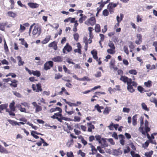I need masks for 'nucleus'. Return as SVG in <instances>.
<instances>
[{"mask_svg":"<svg viewBox=\"0 0 157 157\" xmlns=\"http://www.w3.org/2000/svg\"><path fill=\"white\" fill-rule=\"evenodd\" d=\"M137 85V83L136 82L132 81L129 83L127 84V89L130 92L132 93L135 90L133 86L136 87Z\"/></svg>","mask_w":157,"mask_h":157,"instance_id":"nucleus-1","label":"nucleus"},{"mask_svg":"<svg viewBox=\"0 0 157 157\" xmlns=\"http://www.w3.org/2000/svg\"><path fill=\"white\" fill-rule=\"evenodd\" d=\"M108 45L110 48L107 50V52L111 54H114L115 53V47L113 43L111 41H109Z\"/></svg>","mask_w":157,"mask_h":157,"instance_id":"nucleus-2","label":"nucleus"},{"mask_svg":"<svg viewBox=\"0 0 157 157\" xmlns=\"http://www.w3.org/2000/svg\"><path fill=\"white\" fill-rule=\"evenodd\" d=\"M41 27L38 25H36L34 27L32 33L34 35L39 36L41 33Z\"/></svg>","mask_w":157,"mask_h":157,"instance_id":"nucleus-3","label":"nucleus"},{"mask_svg":"<svg viewBox=\"0 0 157 157\" xmlns=\"http://www.w3.org/2000/svg\"><path fill=\"white\" fill-rule=\"evenodd\" d=\"M96 140L98 141L99 144H102L103 143V145L105 147H107L108 144L107 143L106 140L105 139L102 138L101 136L99 135H96L95 136Z\"/></svg>","mask_w":157,"mask_h":157,"instance_id":"nucleus-4","label":"nucleus"},{"mask_svg":"<svg viewBox=\"0 0 157 157\" xmlns=\"http://www.w3.org/2000/svg\"><path fill=\"white\" fill-rule=\"evenodd\" d=\"M96 22V19L94 17H90L85 22V24L87 25H94Z\"/></svg>","mask_w":157,"mask_h":157,"instance_id":"nucleus-5","label":"nucleus"},{"mask_svg":"<svg viewBox=\"0 0 157 157\" xmlns=\"http://www.w3.org/2000/svg\"><path fill=\"white\" fill-rule=\"evenodd\" d=\"M32 88L33 90L35 91L36 92H41L43 90L41 84L40 83L36 84V86L35 85L33 84L32 85Z\"/></svg>","mask_w":157,"mask_h":157,"instance_id":"nucleus-6","label":"nucleus"},{"mask_svg":"<svg viewBox=\"0 0 157 157\" xmlns=\"http://www.w3.org/2000/svg\"><path fill=\"white\" fill-rule=\"evenodd\" d=\"M54 63L53 61H49L46 62L44 64V69L46 71L49 70L53 67Z\"/></svg>","mask_w":157,"mask_h":157,"instance_id":"nucleus-7","label":"nucleus"},{"mask_svg":"<svg viewBox=\"0 0 157 157\" xmlns=\"http://www.w3.org/2000/svg\"><path fill=\"white\" fill-rule=\"evenodd\" d=\"M72 49V47L68 43H67L63 49V53H67L71 52Z\"/></svg>","mask_w":157,"mask_h":157,"instance_id":"nucleus-8","label":"nucleus"},{"mask_svg":"<svg viewBox=\"0 0 157 157\" xmlns=\"http://www.w3.org/2000/svg\"><path fill=\"white\" fill-rule=\"evenodd\" d=\"M120 80L124 83L126 82L127 84L129 83L132 81L131 78H128L127 77L123 76H121Z\"/></svg>","mask_w":157,"mask_h":157,"instance_id":"nucleus-9","label":"nucleus"},{"mask_svg":"<svg viewBox=\"0 0 157 157\" xmlns=\"http://www.w3.org/2000/svg\"><path fill=\"white\" fill-rule=\"evenodd\" d=\"M51 117L53 119H57L59 122H61L62 121V120H64L65 121H69V119H70L69 118L66 117H62L61 118H59L58 117H55V116H52Z\"/></svg>","mask_w":157,"mask_h":157,"instance_id":"nucleus-10","label":"nucleus"},{"mask_svg":"<svg viewBox=\"0 0 157 157\" xmlns=\"http://www.w3.org/2000/svg\"><path fill=\"white\" fill-rule=\"evenodd\" d=\"M138 40L135 41V43L137 44H140L142 42V36L140 34H137L136 35Z\"/></svg>","mask_w":157,"mask_h":157,"instance_id":"nucleus-11","label":"nucleus"},{"mask_svg":"<svg viewBox=\"0 0 157 157\" xmlns=\"http://www.w3.org/2000/svg\"><path fill=\"white\" fill-rule=\"evenodd\" d=\"M57 45V42L54 41L50 43L48 45V47L49 48L52 47L55 50H56L58 48Z\"/></svg>","mask_w":157,"mask_h":157,"instance_id":"nucleus-12","label":"nucleus"},{"mask_svg":"<svg viewBox=\"0 0 157 157\" xmlns=\"http://www.w3.org/2000/svg\"><path fill=\"white\" fill-rule=\"evenodd\" d=\"M33 105L36 107L35 112L37 113L42 110V107L40 106L37 104L36 102H33L32 103Z\"/></svg>","mask_w":157,"mask_h":157,"instance_id":"nucleus-13","label":"nucleus"},{"mask_svg":"<svg viewBox=\"0 0 157 157\" xmlns=\"http://www.w3.org/2000/svg\"><path fill=\"white\" fill-rule=\"evenodd\" d=\"M52 60L55 62H60L63 61V59L60 56H57L52 59Z\"/></svg>","mask_w":157,"mask_h":157,"instance_id":"nucleus-14","label":"nucleus"},{"mask_svg":"<svg viewBox=\"0 0 157 157\" xmlns=\"http://www.w3.org/2000/svg\"><path fill=\"white\" fill-rule=\"evenodd\" d=\"M87 124L88 127L87 129L88 132H91L92 131V129H94L95 128L94 125L92 124V122L87 123Z\"/></svg>","mask_w":157,"mask_h":157,"instance_id":"nucleus-15","label":"nucleus"},{"mask_svg":"<svg viewBox=\"0 0 157 157\" xmlns=\"http://www.w3.org/2000/svg\"><path fill=\"white\" fill-rule=\"evenodd\" d=\"M35 134L42 136L43 135V134L37 132L36 131H32L31 132V134L34 138L36 139H38L39 138V136L36 135Z\"/></svg>","mask_w":157,"mask_h":157,"instance_id":"nucleus-16","label":"nucleus"},{"mask_svg":"<svg viewBox=\"0 0 157 157\" xmlns=\"http://www.w3.org/2000/svg\"><path fill=\"white\" fill-rule=\"evenodd\" d=\"M11 83L10 84V85L12 87H13L14 88H16L17 86V83L18 82V81L16 79H13L11 81Z\"/></svg>","mask_w":157,"mask_h":157,"instance_id":"nucleus-17","label":"nucleus"},{"mask_svg":"<svg viewBox=\"0 0 157 157\" xmlns=\"http://www.w3.org/2000/svg\"><path fill=\"white\" fill-rule=\"evenodd\" d=\"M58 111L59 112L55 113L52 116H55V117H59V118H61L62 117H63L62 114V109L60 108V110Z\"/></svg>","mask_w":157,"mask_h":157,"instance_id":"nucleus-18","label":"nucleus"},{"mask_svg":"<svg viewBox=\"0 0 157 157\" xmlns=\"http://www.w3.org/2000/svg\"><path fill=\"white\" fill-rule=\"evenodd\" d=\"M28 6L32 8H36L39 7V5L36 3L32 2H29L28 3Z\"/></svg>","mask_w":157,"mask_h":157,"instance_id":"nucleus-19","label":"nucleus"},{"mask_svg":"<svg viewBox=\"0 0 157 157\" xmlns=\"http://www.w3.org/2000/svg\"><path fill=\"white\" fill-rule=\"evenodd\" d=\"M51 38L50 35H48L41 41V43L43 44H45L48 43L50 40Z\"/></svg>","mask_w":157,"mask_h":157,"instance_id":"nucleus-20","label":"nucleus"},{"mask_svg":"<svg viewBox=\"0 0 157 157\" xmlns=\"http://www.w3.org/2000/svg\"><path fill=\"white\" fill-rule=\"evenodd\" d=\"M15 103L14 101L11 103L9 105L10 109L13 111H15Z\"/></svg>","mask_w":157,"mask_h":157,"instance_id":"nucleus-21","label":"nucleus"},{"mask_svg":"<svg viewBox=\"0 0 157 157\" xmlns=\"http://www.w3.org/2000/svg\"><path fill=\"white\" fill-rule=\"evenodd\" d=\"M7 25L6 22H2L0 23V30L4 31L6 26Z\"/></svg>","mask_w":157,"mask_h":157,"instance_id":"nucleus-22","label":"nucleus"},{"mask_svg":"<svg viewBox=\"0 0 157 157\" xmlns=\"http://www.w3.org/2000/svg\"><path fill=\"white\" fill-rule=\"evenodd\" d=\"M75 18H71V17H69L67 19H65L64 21L65 22H68L69 21H70L71 23H74L75 21Z\"/></svg>","mask_w":157,"mask_h":157,"instance_id":"nucleus-23","label":"nucleus"},{"mask_svg":"<svg viewBox=\"0 0 157 157\" xmlns=\"http://www.w3.org/2000/svg\"><path fill=\"white\" fill-rule=\"evenodd\" d=\"M17 59L18 60V65L19 66H22L24 64V62L22 61L21 57L20 56L17 57Z\"/></svg>","mask_w":157,"mask_h":157,"instance_id":"nucleus-24","label":"nucleus"},{"mask_svg":"<svg viewBox=\"0 0 157 157\" xmlns=\"http://www.w3.org/2000/svg\"><path fill=\"white\" fill-rule=\"evenodd\" d=\"M90 145H91V151H92V152L91 153H90V154H92L93 155H94L97 152V149H96L95 148V147L92 145L91 144H89Z\"/></svg>","mask_w":157,"mask_h":157,"instance_id":"nucleus-25","label":"nucleus"},{"mask_svg":"<svg viewBox=\"0 0 157 157\" xmlns=\"http://www.w3.org/2000/svg\"><path fill=\"white\" fill-rule=\"evenodd\" d=\"M94 29L91 27H89L88 28V30L89 32V36L90 39H92L94 37V35L92 33V31Z\"/></svg>","mask_w":157,"mask_h":157,"instance_id":"nucleus-26","label":"nucleus"},{"mask_svg":"<svg viewBox=\"0 0 157 157\" xmlns=\"http://www.w3.org/2000/svg\"><path fill=\"white\" fill-rule=\"evenodd\" d=\"M8 104H2L0 105V113H1L2 111L4 109H7V108L8 107Z\"/></svg>","mask_w":157,"mask_h":157,"instance_id":"nucleus-27","label":"nucleus"},{"mask_svg":"<svg viewBox=\"0 0 157 157\" xmlns=\"http://www.w3.org/2000/svg\"><path fill=\"white\" fill-rule=\"evenodd\" d=\"M20 40H21V44L22 45H24L26 48H28V45L27 44V42L25 41L24 39L21 38L19 39Z\"/></svg>","mask_w":157,"mask_h":157,"instance_id":"nucleus-28","label":"nucleus"},{"mask_svg":"<svg viewBox=\"0 0 157 157\" xmlns=\"http://www.w3.org/2000/svg\"><path fill=\"white\" fill-rule=\"evenodd\" d=\"M94 107L100 113L101 112V109H104V107L103 106H99V105L98 104L96 105Z\"/></svg>","mask_w":157,"mask_h":157,"instance_id":"nucleus-29","label":"nucleus"},{"mask_svg":"<svg viewBox=\"0 0 157 157\" xmlns=\"http://www.w3.org/2000/svg\"><path fill=\"white\" fill-rule=\"evenodd\" d=\"M98 4H100V6L99 7H98L97 9V10H98V12H100L105 5L103 3L101 2V1L100 2H98Z\"/></svg>","mask_w":157,"mask_h":157,"instance_id":"nucleus-30","label":"nucleus"},{"mask_svg":"<svg viewBox=\"0 0 157 157\" xmlns=\"http://www.w3.org/2000/svg\"><path fill=\"white\" fill-rule=\"evenodd\" d=\"M91 54L93 55V58L95 59H97L98 57L97 56V52L96 51L93 50L91 52Z\"/></svg>","mask_w":157,"mask_h":157,"instance_id":"nucleus-31","label":"nucleus"},{"mask_svg":"<svg viewBox=\"0 0 157 157\" xmlns=\"http://www.w3.org/2000/svg\"><path fill=\"white\" fill-rule=\"evenodd\" d=\"M32 74L34 76H36L37 77H39L40 75L41 74L40 72L39 71H32Z\"/></svg>","mask_w":157,"mask_h":157,"instance_id":"nucleus-32","label":"nucleus"},{"mask_svg":"<svg viewBox=\"0 0 157 157\" xmlns=\"http://www.w3.org/2000/svg\"><path fill=\"white\" fill-rule=\"evenodd\" d=\"M7 14L9 17L13 18H14L17 16V14L16 13L11 11L8 12L7 13Z\"/></svg>","mask_w":157,"mask_h":157,"instance_id":"nucleus-33","label":"nucleus"},{"mask_svg":"<svg viewBox=\"0 0 157 157\" xmlns=\"http://www.w3.org/2000/svg\"><path fill=\"white\" fill-rule=\"evenodd\" d=\"M137 114H135L132 117V124L136 126L137 124Z\"/></svg>","mask_w":157,"mask_h":157,"instance_id":"nucleus-34","label":"nucleus"},{"mask_svg":"<svg viewBox=\"0 0 157 157\" xmlns=\"http://www.w3.org/2000/svg\"><path fill=\"white\" fill-rule=\"evenodd\" d=\"M95 31L96 33H99L101 31V27L100 25L98 24L96 25L95 27Z\"/></svg>","mask_w":157,"mask_h":157,"instance_id":"nucleus-35","label":"nucleus"},{"mask_svg":"<svg viewBox=\"0 0 157 157\" xmlns=\"http://www.w3.org/2000/svg\"><path fill=\"white\" fill-rule=\"evenodd\" d=\"M6 111L8 112L9 115L11 116L14 117L15 116V114L14 113V112L15 111H13L11 110H10L8 109H6Z\"/></svg>","mask_w":157,"mask_h":157,"instance_id":"nucleus-36","label":"nucleus"},{"mask_svg":"<svg viewBox=\"0 0 157 157\" xmlns=\"http://www.w3.org/2000/svg\"><path fill=\"white\" fill-rule=\"evenodd\" d=\"M141 106L142 109L144 110L147 111H148L149 110V109L147 107V105L144 103H142L141 104Z\"/></svg>","mask_w":157,"mask_h":157,"instance_id":"nucleus-37","label":"nucleus"},{"mask_svg":"<svg viewBox=\"0 0 157 157\" xmlns=\"http://www.w3.org/2000/svg\"><path fill=\"white\" fill-rule=\"evenodd\" d=\"M60 108L58 107H56L55 108H52L50 109L49 112L50 113H52L56 111H58L60 110Z\"/></svg>","mask_w":157,"mask_h":157,"instance_id":"nucleus-38","label":"nucleus"},{"mask_svg":"<svg viewBox=\"0 0 157 157\" xmlns=\"http://www.w3.org/2000/svg\"><path fill=\"white\" fill-rule=\"evenodd\" d=\"M0 152L2 153H7V151L5 148L0 144Z\"/></svg>","mask_w":157,"mask_h":157,"instance_id":"nucleus-39","label":"nucleus"},{"mask_svg":"<svg viewBox=\"0 0 157 157\" xmlns=\"http://www.w3.org/2000/svg\"><path fill=\"white\" fill-rule=\"evenodd\" d=\"M87 17L85 15H84L82 17H81L79 19L78 21L81 24L83 22V21H85L86 18Z\"/></svg>","mask_w":157,"mask_h":157,"instance_id":"nucleus-40","label":"nucleus"},{"mask_svg":"<svg viewBox=\"0 0 157 157\" xmlns=\"http://www.w3.org/2000/svg\"><path fill=\"white\" fill-rule=\"evenodd\" d=\"M27 124L35 130H36L38 128V127L34 125L32 123L28 121L26 123Z\"/></svg>","mask_w":157,"mask_h":157,"instance_id":"nucleus-41","label":"nucleus"},{"mask_svg":"<svg viewBox=\"0 0 157 157\" xmlns=\"http://www.w3.org/2000/svg\"><path fill=\"white\" fill-rule=\"evenodd\" d=\"M144 85L147 87H150L152 86L151 81L149 80L147 82H145Z\"/></svg>","mask_w":157,"mask_h":157,"instance_id":"nucleus-42","label":"nucleus"},{"mask_svg":"<svg viewBox=\"0 0 157 157\" xmlns=\"http://www.w3.org/2000/svg\"><path fill=\"white\" fill-rule=\"evenodd\" d=\"M153 153V151H150L146 153L145 154V155L146 157H151Z\"/></svg>","mask_w":157,"mask_h":157,"instance_id":"nucleus-43","label":"nucleus"},{"mask_svg":"<svg viewBox=\"0 0 157 157\" xmlns=\"http://www.w3.org/2000/svg\"><path fill=\"white\" fill-rule=\"evenodd\" d=\"M8 122L12 125L14 126L16 125V123L17 121L9 119L7 120Z\"/></svg>","mask_w":157,"mask_h":157,"instance_id":"nucleus-44","label":"nucleus"},{"mask_svg":"<svg viewBox=\"0 0 157 157\" xmlns=\"http://www.w3.org/2000/svg\"><path fill=\"white\" fill-rule=\"evenodd\" d=\"M110 109H109V108L106 107L103 111V113L105 114H108L109 113Z\"/></svg>","mask_w":157,"mask_h":157,"instance_id":"nucleus-45","label":"nucleus"},{"mask_svg":"<svg viewBox=\"0 0 157 157\" xmlns=\"http://www.w3.org/2000/svg\"><path fill=\"white\" fill-rule=\"evenodd\" d=\"M74 39L76 41H78V40L79 36L77 33H75L73 35Z\"/></svg>","mask_w":157,"mask_h":157,"instance_id":"nucleus-46","label":"nucleus"},{"mask_svg":"<svg viewBox=\"0 0 157 157\" xmlns=\"http://www.w3.org/2000/svg\"><path fill=\"white\" fill-rule=\"evenodd\" d=\"M116 155H121L122 153V151L121 150V148L118 149L115 151Z\"/></svg>","mask_w":157,"mask_h":157,"instance_id":"nucleus-47","label":"nucleus"},{"mask_svg":"<svg viewBox=\"0 0 157 157\" xmlns=\"http://www.w3.org/2000/svg\"><path fill=\"white\" fill-rule=\"evenodd\" d=\"M62 75H61L60 73H58L57 74H55V79H58L60 78H61L62 77Z\"/></svg>","mask_w":157,"mask_h":157,"instance_id":"nucleus-48","label":"nucleus"},{"mask_svg":"<svg viewBox=\"0 0 157 157\" xmlns=\"http://www.w3.org/2000/svg\"><path fill=\"white\" fill-rule=\"evenodd\" d=\"M128 72L130 74L134 75H136L137 73L136 71L134 69L130 70Z\"/></svg>","mask_w":157,"mask_h":157,"instance_id":"nucleus-49","label":"nucleus"},{"mask_svg":"<svg viewBox=\"0 0 157 157\" xmlns=\"http://www.w3.org/2000/svg\"><path fill=\"white\" fill-rule=\"evenodd\" d=\"M137 89L141 93H143L144 91H144V88L141 86H138Z\"/></svg>","mask_w":157,"mask_h":157,"instance_id":"nucleus-50","label":"nucleus"},{"mask_svg":"<svg viewBox=\"0 0 157 157\" xmlns=\"http://www.w3.org/2000/svg\"><path fill=\"white\" fill-rule=\"evenodd\" d=\"M140 126H143L144 124V117L143 116H141L140 118Z\"/></svg>","mask_w":157,"mask_h":157,"instance_id":"nucleus-51","label":"nucleus"},{"mask_svg":"<svg viewBox=\"0 0 157 157\" xmlns=\"http://www.w3.org/2000/svg\"><path fill=\"white\" fill-rule=\"evenodd\" d=\"M87 39V38H86V39L84 41V42L85 43V49L86 51L87 50L88 47V43Z\"/></svg>","mask_w":157,"mask_h":157,"instance_id":"nucleus-52","label":"nucleus"},{"mask_svg":"<svg viewBox=\"0 0 157 157\" xmlns=\"http://www.w3.org/2000/svg\"><path fill=\"white\" fill-rule=\"evenodd\" d=\"M102 14L105 16H108L109 14L108 11L107 9L104 10L103 11Z\"/></svg>","mask_w":157,"mask_h":157,"instance_id":"nucleus-53","label":"nucleus"},{"mask_svg":"<svg viewBox=\"0 0 157 157\" xmlns=\"http://www.w3.org/2000/svg\"><path fill=\"white\" fill-rule=\"evenodd\" d=\"M123 49L124 52L125 53L127 54V55H128L129 51L128 47L126 46H124V47Z\"/></svg>","mask_w":157,"mask_h":157,"instance_id":"nucleus-54","label":"nucleus"},{"mask_svg":"<svg viewBox=\"0 0 157 157\" xmlns=\"http://www.w3.org/2000/svg\"><path fill=\"white\" fill-rule=\"evenodd\" d=\"M126 148V149H124V153L125 154L129 152L131 150L130 148L128 146H127Z\"/></svg>","mask_w":157,"mask_h":157,"instance_id":"nucleus-55","label":"nucleus"},{"mask_svg":"<svg viewBox=\"0 0 157 157\" xmlns=\"http://www.w3.org/2000/svg\"><path fill=\"white\" fill-rule=\"evenodd\" d=\"M107 8L109 10L110 14H112L113 13L114 11V9L113 8L109 6V5H108L107 6Z\"/></svg>","mask_w":157,"mask_h":157,"instance_id":"nucleus-56","label":"nucleus"},{"mask_svg":"<svg viewBox=\"0 0 157 157\" xmlns=\"http://www.w3.org/2000/svg\"><path fill=\"white\" fill-rule=\"evenodd\" d=\"M140 126L139 128V131L142 133L143 135H146V132L144 130L143 128Z\"/></svg>","mask_w":157,"mask_h":157,"instance_id":"nucleus-57","label":"nucleus"},{"mask_svg":"<svg viewBox=\"0 0 157 157\" xmlns=\"http://www.w3.org/2000/svg\"><path fill=\"white\" fill-rule=\"evenodd\" d=\"M67 157H74V155L72 151L67 152Z\"/></svg>","mask_w":157,"mask_h":157,"instance_id":"nucleus-58","label":"nucleus"},{"mask_svg":"<svg viewBox=\"0 0 157 157\" xmlns=\"http://www.w3.org/2000/svg\"><path fill=\"white\" fill-rule=\"evenodd\" d=\"M81 118L80 117L75 116L74 117V121L75 122H79L80 121Z\"/></svg>","mask_w":157,"mask_h":157,"instance_id":"nucleus-59","label":"nucleus"},{"mask_svg":"<svg viewBox=\"0 0 157 157\" xmlns=\"http://www.w3.org/2000/svg\"><path fill=\"white\" fill-rule=\"evenodd\" d=\"M10 2L11 3V9H13L14 5V0H10Z\"/></svg>","mask_w":157,"mask_h":157,"instance_id":"nucleus-60","label":"nucleus"},{"mask_svg":"<svg viewBox=\"0 0 157 157\" xmlns=\"http://www.w3.org/2000/svg\"><path fill=\"white\" fill-rule=\"evenodd\" d=\"M10 75L13 78H15L16 76V75L14 73H10L6 75V76L7 77Z\"/></svg>","mask_w":157,"mask_h":157,"instance_id":"nucleus-61","label":"nucleus"},{"mask_svg":"<svg viewBox=\"0 0 157 157\" xmlns=\"http://www.w3.org/2000/svg\"><path fill=\"white\" fill-rule=\"evenodd\" d=\"M97 149L99 151L100 153L102 154H104L105 153L104 151L102 149L101 147L100 146H98L97 147Z\"/></svg>","mask_w":157,"mask_h":157,"instance_id":"nucleus-62","label":"nucleus"},{"mask_svg":"<svg viewBox=\"0 0 157 157\" xmlns=\"http://www.w3.org/2000/svg\"><path fill=\"white\" fill-rule=\"evenodd\" d=\"M94 76L98 78L100 77L101 76V72L98 71L96 74L94 75Z\"/></svg>","mask_w":157,"mask_h":157,"instance_id":"nucleus-63","label":"nucleus"},{"mask_svg":"<svg viewBox=\"0 0 157 157\" xmlns=\"http://www.w3.org/2000/svg\"><path fill=\"white\" fill-rule=\"evenodd\" d=\"M17 4L18 5L20 6L21 7H24L25 8H26V6L25 5L23 4L22 3L21 1H18L17 2Z\"/></svg>","mask_w":157,"mask_h":157,"instance_id":"nucleus-64","label":"nucleus"}]
</instances>
